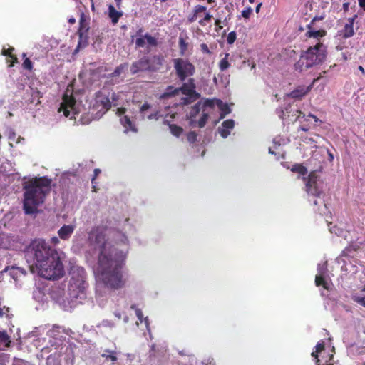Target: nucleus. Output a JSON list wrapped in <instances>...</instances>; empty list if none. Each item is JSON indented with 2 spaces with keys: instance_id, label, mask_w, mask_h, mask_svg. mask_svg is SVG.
I'll use <instances>...</instances> for the list:
<instances>
[{
  "instance_id": "f257e3e1",
  "label": "nucleus",
  "mask_w": 365,
  "mask_h": 365,
  "mask_svg": "<svg viewBox=\"0 0 365 365\" xmlns=\"http://www.w3.org/2000/svg\"><path fill=\"white\" fill-rule=\"evenodd\" d=\"M88 242L97 254L94 270L96 279V302L103 308L109 299V290L121 289L125 284L124 267L127 251L110 245L102 228L93 227L88 233Z\"/></svg>"
},
{
  "instance_id": "f03ea898",
  "label": "nucleus",
  "mask_w": 365,
  "mask_h": 365,
  "mask_svg": "<svg viewBox=\"0 0 365 365\" xmlns=\"http://www.w3.org/2000/svg\"><path fill=\"white\" fill-rule=\"evenodd\" d=\"M34 264L39 275L46 279L56 280L64 274V269L58 252L44 240H34L31 245Z\"/></svg>"
},
{
  "instance_id": "7ed1b4c3",
  "label": "nucleus",
  "mask_w": 365,
  "mask_h": 365,
  "mask_svg": "<svg viewBox=\"0 0 365 365\" xmlns=\"http://www.w3.org/2000/svg\"><path fill=\"white\" fill-rule=\"evenodd\" d=\"M51 180L46 178H34L24 181L23 209L28 215L36 213L38 208L45 201L51 190Z\"/></svg>"
},
{
  "instance_id": "20e7f679",
  "label": "nucleus",
  "mask_w": 365,
  "mask_h": 365,
  "mask_svg": "<svg viewBox=\"0 0 365 365\" xmlns=\"http://www.w3.org/2000/svg\"><path fill=\"white\" fill-rule=\"evenodd\" d=\"M71 279L68 284V295L71 299L81 303L86 298L88 284L86 273L82 267L73 266L70 270Z\"/></svg>"
},
{
  "instance_id": "39448f33",
  "label": "nucleus",
  "mask_w": 365,
  "mask_h": 365,
  "mask_svg": "<svg viewBox=\"0 0 365 365\" xmlns=\"http://www.w3.org/2000/svg\"><path fill=\"white\" fill-rule=\"evenodd\" d=\"M305 185L306 192L309 197L314 199L313 204L314 205H320V207L316 209L315 211L322 215H326V211L327 210V205L324 203V200L322 198L324 187L323 181L318 178L315 172H312L309 175L307 180H306ZM309 201L312 202V200L309 198Z\"/></svg>"
},
{
  "instance_id": "423d86ee",
  "label": "nucleus",
  "mask_w": 365,
  "mask_h": 365,
  "mask_svg": "<svg viewBox=\"0 0 365 365\" xmlns=\"http://www.w3.org/2000/svg\"><path fill=\"white\" fill-rule=\"evenodd\" d=\"M326 56L327 47L322 43H317L302 54L300 59L295 64V67L301 71L304 68H309L322 63Z\"/></svg>"
},
{
  "instance_id": "0eeeda50",
  "label": "nucleus",
  "mask_w": 365,
  "mask_h": 365,
  "mask_svg": "<svg viewBox=\"0 0 365 365\" xmlns=\"http://www.w3.org/2000/svg\"><path fill=\"white\" fill-rule=\"evenodd\" d=\"M180 87L174 88L168 86L166 91L162 95V98L168 96H176L180 94L183 95L180 98V103L182 105H189L200 98V94L196 91V86L194 78H190L187 81H182Z\"/></svg>"
},
{
  "instance_id": "6e6552de",
  "label": "nucleus",
  "mask_w": 365,
  "mask_h": 365,
  "mask_svg": "<svg viewBox=\"0 0 365 365\" xmlns=\"http://www.w3.org/2000/svg\"><path fill=\"white\" fill-rule=\"evenodd\" d=\"M215 101L211 99H207L203 102H197L189 113L190 123L193 125H197L200 128L204 127L209 114L215 108Z\"/></svg>"
},
{
  "instance_id": "1a4fd4ad",
  "label": "nucleus",
  "mask_w": 365,
  "mask_h": 365,
  "mask_svg": "<svg viewBox=\"0 0 365 365\" xmlns=\"http://www.w3.org/2000/svg\"><path fill=\"white\" fill-rule=\"evenodd\" d=\"M108 98V95L103 89L96 93L89 106V112L92 115L93 119L101 118L110 108V103Z\"/></svg>"
},
{
  "instance_id": "9d476101",
  "label": "nucleus",
  "mask_w": 365,
  "mask_h": 365,
  "mask_svg": "<svg viewBox=\"0 0 365 365\" xmlns=\"http://www.w3.org/2000/svg\"><path fill=\"white\" fill-rule=\"evenodd\" d=\"M173 61L176 75L180 81H185L195 74V67L187 59L178 58Z\"/></svg>"
},
{
  "instance_id": "9b49d317",
  "label": "nucleus",
  "mask_w": 365,
  "mask_h": 365,
  "mask_svg": "<svg viewBox=\"0 0 365 365\" xmlns=\"http://www.w3.org/2000/svg\"><path fill=\"white\" fill-rule=\"evenodd\" d=\"M81 104L77 102L73 96L66 93L60 104L58 112H63L66 117L73 118V116L81 112Z\"/></svg>"
},
{
  "instance_id": "f8f14e48",
  "label": "nucleus",
  "mask_w": 365,
  "mask_h": 365,
  "mask_svg": "<svg viewBox=\"0 0 365 365\" xmlns=\"http://www.w3.org/2000/svg\"><path fill=\"white\" fill-rule=\"evenodd\" d=\"M315 284L317 287L322 286L326 290L332 289V283L330 275L327 271V262L319 263L317 266V274L315 277Z\"/></svg>"
},
{
  "instance_id": "ddd939ff",
  "label": "nucleus",
  "mask_w": 365,
  "mask_h": 365,
  "mask_svg": "<svg viewBox=\"0 0 365 365\" xmlns=\"http://www.w3.org/2000/svg\"><path fill=\"white\" fill-rule=\"evenodd\" d=\"M142 29H140L136 33L137 38L135 41L136 48H144L146 45L148 48L158 46V42L157 38L152 36L148 33L142 34Z\"/></svg>"
},
{
  "instance_id": "4468645a",
  "label": "nucleus",
  "mask_w": 365,
  "mask_h": 365,
  "mask_svg": "<svg viewBox=\"0 0 365 365\" xmlns=\"http://www.w3.org/2000/svg\"><path fill=\"white\" fill-rule=\"evenodd\" d=\"M140 114L143 119L158 120L160 117L159 112L147 102L140 106Z\"/></svg>"
},
{
  "instance_id": "2eb2a0df",
  "label": "nucleus",
  "mask_w": 365,
  "mask_h": 365,
  "mask_svg": "<svg viewBox=\"0 0 365 365\" xmlns=\"http://www.w3.org/2000/svg\"><path fill=\"white\" fill-rule=\"evenodd\" d=\"M49 346H46L41 349L40 353L37 355V357L40 359H45L46 356L52 352H56L55 355H61V351H59V347L61 346V343L57 341H49Z\"/></svg>"
},
{
  "instance_id": "dca6fc26",
  "label": "nucleus",
  "mask_w": 365,
  "mask_h": 365,
  "mask_svg": "<svg viewBox=\"0 0 365 365\" xmlns=\"http://www.w3.org/2000/svg\"><path fill=\"white\" fill-rule=\"evenodd\" d=\"M321 79V77H318L314 78L312 83L309 86H299L296 89L293 90L289 94H287V97H291L294 99H301L304 96H305L312 88V86L319 81Z\"/></svg>"
},
{
  "instance_id": "f3484780",
  "label": "nucleus",
  "mask_w": 365,
  "mask_h": 365,
  "mask_svg": "<svg viewBox=\"0 0 365 365\" xmlns=\"http://www.w3.org/2000/svg\"><path fill=\"white\" fill-rule=\"evenodd\" d=\"M148 56H143L138 61L132 63L130 67V71L132 75H135L141 72L148 71Z\"/></svg>"
},
{
  "instance_id": "a211bd4d",
  "label": "nucleus",
  "mask_w": 365,
  "mask_h": 365,
  "mask_svg": "<svg viewBox=\"0 0 365 365\" xmlns=\"http://www.w3.org/2000/svg\"><path fill=\"white\" fill-rule=\"evenodd\" d=\"M164 57L161 55H154L150 58L148 57V72H155L160 69L163 63Z\"/></svg>"
},
{
  "instance_id": "6ab92c4d",
  "label": "nucleus",
  "mask_w": 365,
  "mask_h": 365,
  "mask_svg": "<svg viewBox=\"0 0 365 365\" xmlns=\"http://www.w3.org/2000/svg\"><path fill=\"white\" fill-rule=\"evenodd\" d=\"M125 113V110L124 108H118V113L119 116H120V121L122 125L125 128V132L127 133L129 130L136 132L137 129L135 128V125L133 124L128 115H124Z\"/></svg>"
},
{
  "instance_id": "aec40b11",
  "label": "nucleus",
  "mask_w": 365,
  "mask_h": 365,
  "mask_svg": "<svg viewBox=\"0 0 365 365\" xmlns=\"http://www.w3.org/2000/svg\"><path fill=\"white\" fill-rule=\"evenodd\" d=\"M26 93L28 96H30V97H25V99L29 101L30 103L37 106L41 103L40 98H41L42 95L37 88L29 86V89L26 91Z\"/></svg>"
},
{
  "instance_id": "412c9836",
  "label": "nucleus",
  "mask_w": 365,
  "mask_h": 365,
  "mask_svg": "<svg viewBox=\"0 0 365 365\" xmlns=\"http://www.w3.org/2000/svg\"><path fill=\"white\" fill-rule=\"evenodd\" d=\"M235 126L233 120H226L222 122V125L218 128V132L223 138H226Z\"/></svg>"
},
{
  "instance_id": "4be33fe9",
  "label": "nucleus",
  "mask_w": 365,
  "mask_h": 365,
  "mask_svg": "<svg viewBox=\"0 0 365 365\" xmlns=\"http://www.w3.org/2000/svg\"><path fill=\"white\" fill-rule=\"evenodd\" d=\"M76 229L75 225H63L58 231L60 239L68 240Z\"/></svg>"
},
{
  "instance_id": "5701e85b",
  "label": "nucleus",
  "mask_w": 365,
  "mask_h": 365,
  "mask_svg": "<svg viewBox=\"0 0 365 365\" xmlns=\"http://www.w3.org/2000/svg\"><path fill=\"white\" fill-rule=\"evenodd\" d=\"M330 232L334 233L337 236L342 237L344 240H349V231L345 230L341 227L333 225L331 222L328 224Z\"/></svg>"
},
{
  "instance_id": "b1692460",
  "label": "nucleus",
  "mask_w": 365,
  "mask_h": 365,
  "mask_svg": "<svg viewBox=\"0 0 365 365\" xmlns=\"http://www.w3.org/2000/svg\"><path fill=\"white\" fill-rule=\"evenodd\" d=\"M128 68V63H122L115 68L114 71L108 76L102 75V77H106L108 79H110V81H113V78L119 77L122 73H123L125 70Z\"/></svg>"
},
{
  "instance_id": "393cba45",
  "label": "nucleus",
  "mask_w": 365,
  "mask_h": 365,
  "mask_svg": "<svg viewBox=\"0 0 365 365\" xmlns=\"http://www.w3.org/2000/svg\"><path fill=\"white\" fill-rule=\"evenodd\" d=\"M117 354L118 353L115 350L106 349L101 356L105 359L106 361H110L112 364H114L118 360Z\"/></svg>"
},
{
  "instance_id": "a878e982",
  "label": "nucleus",
  "mask_w": 365,
  "mask_h": 365,
  "mask_svg": "<svg viewBox=\"0 0 365 365\" xmlns=\"http://www.w3.org/2000/svg\"><path fill=\"white\" fill-rule=\"evenodd\" d=\"M131 309L135 310V314H136V317H137L138 321L140 323L144 322L145 325L146 327L147 330L148 331H150L149 319H148V317H143V314L142 311L140 309H138L136 307V305H135V304L132 305L131 306Z\"/></svg>"
},
{
  "instance_id": "bb28decb",
  "label": "nucleus",
  "mask_w": 365,
  "mask_h": 365,
  "mask_svg": "<svg viewBox=\"0 0 365 365\" xmlns=\"http://www.w3.org/2000/svg\"><path fill=\"white\" fill-rule=\"evenodd\" d=\"M33 298L38 302H43L46 300V295L44 289L41 287H36L33 291Z\"/></svg>"
},
{
  "instance_id": "cd10ccee",
  "label": "nucleus",
  "mask_w": 365,
  "mask_h": 365,
  "mask_svg": "<svg viewBox=\"0 0 365 365\" xmlns=\"http://www.w3.org/2000/svg\"><path fill=\"white\" fill-rule=\"evenodd\" d=\"M122 15V12L118 11L113 5H109L108 16L113 24H116Z\"/></svg>"
},
{
  "instance_id": "c85d7f7f",
  "label": "nucleus",
  "mask_w": 365,
  "mask_h": 365,
  "mask_svg": "<svg viewBox=\"0 0 365 365\" xmlns=\"http://www.w3.org/2000/svg\"><path fill=\"white\" fill-rule=\"evenodd\" d=\"M61 329L62 328L60 326L54 324L52 326V328L48 331L47 334L50 338H52V341H57L60 342V340H58L56 337L61 332Z\"/></svg>"
},
{
  "instance_id": "c756f323",
  "label": "nucleus",
  "mask_w": 365,
  "mask_h": 365,
  "mask_svg": "<svg viewBox=\"0 0 365 365\" xmlns=\"http://www.w3.org/2000/svg\"><path fill=\"white\" fill-rule=\"evenodd\" d=\"M164 124H167L169 125V128L170 130L171 133L176 137H179L182 133L183 130L181 127L178 126L176 125L170 124V121L168 119L164 120Z\"/></svg>"
},
{
  "instance_id": "7c9ffc66",
  "label": "nucleus",
  "mask_w": 365,
  "mask_h": 365,
  "mask_svg": "<svg viewBox=\"0 0 365 365\" xmlns=\"http://www.w3.org/2000/svg\"><path fill=\"white\" fill-rule=\"evenodd\" d=\"M213 100L215 101V106L217 105V107L221 110V118H224L225 115L231 112L229 106L227 104L223 103L222 101L216 99Z\"/></svg>"
},
{
  "instance_id": "2f4dec72",
  "label": "nucleus",
  "mask_w": 365,
  "mask_h": 365,
  "mask_svg": "<svg viewBox=\"0 0 365 365\" xmlns=\"http://www.w3.org/2000/svg\"><path fill=\"white\" fill-rule=\"evenodd\" d=\"M106 91V94L108 95V100L110 103V107L112 106H116L118 104V101L119 99V95L115 93L113 91H108L107 89H103Z\"/></svg>"
},
{
  "instance_id": "473e14b6",
  "label": "nucleus",
  "mask_w": 365,
  "mask_h": 365,
  "mask_svg": "<svg viewBox=\"0 0 365 365\" xmlns=\"http://www.w3.org/2000/svg\"><path fill=\"white\" fill-rule=\"evenodd\" d=\"M354 34V27L352 26V23L351 24H346L344 26L343 30L341 31V35L344 38H349L352 36Z\"/></svg>"
},
{
  "instance_id": "72a5a7b5",
  "label": "nucleus",
  "mask_w": 365,
  "mask_h": 365,
  "mask_svg": "<svg viewBox=\"0 0 365 365\" xmlns=\"http://www.w3.org/2000/svg\"><path fill=\"white\" fill-rule=\"evenodd\" d=\"M10 275L12 278H14L15 280H17V279L19 277V276H25L26 272L24 270V269L20 267H13L10 271Z\"/></svg>"
},
{
  "instance_id": "f704fd0d",
  "label": "nucleus",
  "mask_w": 365,
  "mask_h": 365,
  "mask_svg": "<svg viewBox=\"0 0 365 365\" xmlns=\"http://www.w3.org/2000/svg\"><path fill=\"white\" fill-rule=\"evenodd\" d=\"M295 112H296V113L298 114V115L296 118V120L303 119L304 121L308 122L310 118H313L316 123L319 121V120L315 115H314L312 114H309L308 115H306L298 110H296Z\"/></svg>"
},
{
  "instance_id": "c9c22d12",
  "label": "nucleus",
  "mask_w": 365,
  "mask_h": 365,
  "mask_svg": "<svg viewBox=\"0 0 365 365\" xmlns=\"http://www.w3.org/2000/svg\"><path fill=\"white\" fill-rule=\"evenodd\" d=\"M291 170L292 172L298 173L305 180V175L307 173V170L303 165H293V167H292Z\"/></svg>"
},
{
  "instance_id": "e433bc0d",
  "label": "nucleus",
  "mask_w": 365,
  "mask_h": 365,
  "mask_svg": "<svg viewBox=\"0 0 365 365\" xmlns=\"http://www.w3.org/2000/svg\"><path fill=\"white\" fill-rule=\"evenodd\" d=\"M325 34V32L324 31L320 30H309L307 32V36L308 37H312L314 38L318 39L319 37L324 36Z\"/></svg>"
},
{
  "instance_id": "4c0bfd02",
  "label": "nucleus",
  "mask_w": 365,
  "mask_h": 365,
  "mask_svg": "<svg viewBox=\"0 0 365 365\" xmlns=\"http://www.w3.org/2000/svg\"><path fill=\"white\" fill-rule=\"evenodd\" d=\"M351 299L356 303L365 307V296H361L358 294H354L351 295Z\"/></svg>"
},
{
  "instance_id": "58836bf2",
  "label": "nucleus",
  "mask_w": 365,
  "mask_h": 365,
  "mask_svg": "<svg viewBox=\"0 0 365 365\" xmlns=\"http://www.w3.org/2000/svg\"><path fill=\"white\" fill-rule=\"evenodd\" d=\"M56 352H52V354H48L46 356V364L47 365H56V359L60 357L61 355H55Z\"/></svg>"
},
{
  "instance_id": "ea45409f",
  "label": "nucleus",
  "mask_w": 365,
  "mask_h": 365,
  "mask_svg": "<svg viewBox=\"0 0 365 365\" xmlns=\"http://www.w3.org/2000/svg\"><path fill=\"white\" fill-rule=\"evenodd\" d=\"M228 56L229 54L226 53L225 57L220 61L219 67L221 71H225L230 67V63L228 62Z\"/></svg>"
},
{
  "instance_id": "a19ab883",
  "label": "nucleus",
  "mask_w": 365,
  "mask_h": 365,
  "mask_svg": "<svg viewBox=\"0 0 365 365\" xmlns=\"http://www.w3.org/2000/svg\"><path fill=\"white\" fill-rule=\"evenodd\" d=\"M204 18L201 19L198 21L199 24L202 26H205L207 22H210L212 18V15H211L209 12H207V11L204 13Z\"/></svg>"
},
{
  "instance_id": "79ce46f5",
  "label": "nucleus",
  "mask_w": 365,
  "mask_h": 365,
  "mask_svg": "<svg viewBox=\"0 0 365 365\" xmlns=\"http://www.w3.org/2000/svg\"><path fill=\"white\" fill-rule=\"evenodd\" d=\"M324 347V341H319L315 346L316 351L312 353V356L314 357V359H317V353H319L322 350H323Z\"/></svg>"
},
{
  "instance_id": "37998d69",
  "label": "nucleus",
  "mask_w": 365,
  "mask_h": 365,
  "mask_svg": "<svg viewBox=\"0 0 365 365\" xmlns=\"http://www.w3.org/2000/svg\"><path fill=\"white\" fill-rule=\"evenodd\" d=\"M207 11V7L202 5H197L194 7L193 11L197 16H200Z\"/></svg>"
},
{
  "instance_id": "c03bdc74",
  "label": "nucleus",
  "mask_w": 365,
  "mask_h": 365,
  "mask_svg": "<svg viewBox=\"0 0 365 365\" xmlns=\"http://www.w3.org/2000/svg\"><path fill=\"white\" fill-rule=\"evenodd\" d=\"M9 342L6 332L5 331H0V343L8 344Z\"/></svg>"
},
{
  "instance_id": "a18cd8bd",
  "label": "nucleus",
  "mask_w": 365,
  "mask_h": 365,
  "mask_svg": "<svg viewBox=\"0 0 365 365\" xmlns=\"http://www.w3.org/2000/svg\"><path fill=\"white\" fill-rule=\"evenodd\" d=\"M179 46L180 49V53L182 55H184L185 51L187 50V43L182 38H180L179 39Z\"/></svg>"
},
{
  "instance_id": "49530a36",
  "label": "nucleus",
  "mask_w": 365,
  "mask_h": 365,
  "mask_svg": "<svg viewBox=\"0 0 365 365\" xmlns=\"http://www.w3.org/2000/svg\"><path fill=\"white\" fill-rule=\"evenodd\" d=\"M9 362L8 354L0 353V365H6Z\"/></svg>"
},
{
  "instance_id": "de8ad7c7",
  "label": "nucleus",
  "mask_w": 365,
  "mask_h": 365,
  "mask_svg": "<svg viewBox=\"0 0 365 365\" xmlns=\"http://www.w3.org/2000/svg\"><path fill=\"white\" fill-rule=\"evenodd\" d=\"M236 40V34L235 31L230 32L227 36V42L228 44H232Z\"/></svg>"
},
{
  "instance_id": "09e8293b",
  "label": "nucleus",
  "mask_w": 365,
  "mask_h": 365,
  "mask_svg": "<svg viewBox=\"0 0 365 365\" xmlns=\"http://www.w3.org/2000/svg\"><path fill=\"white\" fill-rule=\"evenodd\" d=\"M22 66H23L24 68L29 70V71H31L33 68V63H32L31 61L28 58H26L24 61Z\"/></svg>"
},
{
  "instance_id": "8fccbe9b",
  "label": "nucleus",
  "mask_w": 365,
  "mask_h": 365,
  "mask_svg": "<svg viewBox=\"0 0 365 365\" xmlns=\"http://www.w3.org/2000/svg\"><path fill=\"white\" fill-rule=\"evenodd\" d=\"M187 140L190 143H193L197 140V134L195 132H190L187 135Z\"/></svg>"
},
{
  "instance_id": "3c124183",
  "label": "nucleus",
  "mask_w": 365,
  "mask_h": 365,
  "mask_svg": "<svg viewBox=\"0 0 365 365\" xmlns=\"http://www.w3.org/2000/svg\"><path fill=\"white\" fill-rule=\"evenodd\" d=\"M252 12V9L250 6L246 7L242 11V16L245 18L248 19L250 16V14Z\"/></svg>"
},
{
  "instance_id": "603ef678",
  "label": "nucleus",
  "mask_w": 365,
  "mask_h": 365,
  "mask_svg": "<svg viewBox=\"0 0 365 365\" xmlns=\"http://www.w3.org/2000/svg\"><path fill=\"white\" fill-rule=\"evenodd\" d=\"M101 326L105 327L113 328L115 327V324L110 320L104 319L101 322Z\"/></svg>"
},
{
  "instance_id": "864d4df0",
  "label": "nucleus",
  "mask_w": 365,
  "mask_h": 365,
  "mask_svg": "<svg viewBox=\"0 0 365 365\" xmlns=\"http://www.w3.org/2000/svg\"><path fill=\"white\" fill-rule=\"evenodd\" d=\"M273 143L275 145H280L282 143V144L285 143V140L280 137H277V138H274Z\"/></svg>"
},
{
  "instance_id": "5fc2aeb1",
  "label": "nucleus",
  "mask_w": 365,
  "mask_h": 365,
  "mask_svg": "<svg viewBox=\"0 0 365 365\" xmlns=\"http://www.w3.org/2000/svg\"><path fill=\"white\" fill-rule=\"evenodd\" d=\"M200 48H201L202 51L204 53H207V54L210 53V49H209V48H208V46H207V44H205V43H202V44L200 45Z\"/></svg>"
},
{
  "instance_id": "6e6d98bb",
  "label": "nucleus",
  "mask_w": 365,
  "mask_h": 365,
  "mask_svg": "<svg viewBox=\"0 0 365 365\" xmlns=\"http://www.w3.org/2000/svg\"><path fill=\"white\" fill-rule=\"evenodd\" d=\"M2 54L4 56H10L12 58H14L15 61H16V59H17L16 57L13 56V55L11 54V51L9 49L6 50V49H5L4 48L3 50H2Z\"/></svg>"
},
{
  "instance_id": "4d7b16f0",
  "label": "nucleus",
  "mask_w": 365,
  "mask_h": 365,
  "mask_svg": "<svg viewBox=\"0 0 365 365\" xmlns=\"http://www.w3.org/2000/svg\"><path fill=\"white\" fill-rule=\"evenodd\" d=\"M197 17L198 16L194 13V11H192V14L188 17V21L190 23L194 22L197 20Z\"/></svg>"
},
{
  "instance_id": "13d9d810",
  "label": "nucleus",
  "mask_w": 365,
  "mask_h": 365,
  "mask_svg": "<svg viewBox=\"0 0 365 365\" xmlns=\"http://www.w3.org/2000/svg\"><path fill=\"white\" fill-rule=\"evenodd\" d=\"M59 237H53L51 238V243L53 244V245H56L58 244H59L60 242V240H59Z\"/></svg>"
},
{
  "instance_id": "bf43d9fd",
  "label": "nucleus",
  "mask_w": 365,
  "mask_h": 365,
  "mask_svg": "<svg viewBox=\"0 0 365 365\" xmlns=\"http://www.w3.org/2000/svg\"><path fill=\"white\" fill-rule=\"evenodd\" d=\"M303 141L307 144H312L314 142V140H313L312 138H308V137L304 138Z\"/></svg>"
},
{
  "instance_id": "052dcab7",
  "label": "nucleus",
  "mask_w": 365,
  "mask_h": 365,
  "mask_svg": "<svg viewBox=\"0 0 365 365\" xmlns=\"http://www.w3.org/2000/svg\"><path fill=\"white\" fill-rule=\"evenodd\" d=\"M101 173V170L100 169H95L94 170V177L92 178V183L93 184L94 183V180H95V178Z\"/></svg>"
},
{
  "instance_id": "680f3d73",
  "label": "nucleus",
  "mask_w": 365,
  "mask_h": 365,
  "mask_svg": "<svg viewBox=\"0 0 365 365\" xmlns=\"http://www.w3.org/2000/svg\"><path fill=\"white\" fill-rule=\"evenodd\" d=\"M289 113V108L287 107L285 108L284 110H282V115H279L281 118H284V115L286 114V113Z\"/></svg>"
},
{
  "instance_id": "e2e57ef3",
  "label": "nucleus",
  "mask_w": 365,
  "mask_h": 365,
  "mask_svg": "<svg viewBox=\"0 0 365 365\" xmlns=\"http://www.w3.org/2000/svg\"><path fill=\"white\" fill-rule=\"evenodd\" d=\"M358 1L359 6L365 11V0H358Z\"/></svg>"
},
{
  "instance_id": "0e129e2a",
  "label": "nucleus",
  "mask_w": 365,
  "mask_h": 365,
  "mask_svg": "<svg viewBox=\"0 0 365 365\" xmlns=\"http://www.w3.org/2000/svg\"><path fill=\"white\" fill-rule=\"evenodd\" d=\"M299 130L304 131V132H307V131H308L309 130V127L307 126V125H301L299 128Z\"/></svg>"
},
{
  "instance_id": "69168bd1",
  "label": "nucleus",
  "mask_w": 365,
  "mask_h": 365,
  "mask_svg": "<svg viewBox=\"0 0 365 365\" xmlns=\"http://www.w3.org/2000/svg\"><path fill=\"white\" fill-rule=\"evenodd\" d=\"M349 2H346V3L343 4V9L344 10V11H347L349 10Z\"/></svg>"
},
{
  "instance_id": "338daca9",
  "label": "nucleus",
  "mask_w": 365,
  "mask_h": 365,
  "mask_svg": "<svg viewBox=\"0 0 365 365\" xmlns=\"http://www.w3.org/2000/svg\"><path fill=\"white\" fill-rule=\"evenodd\" d=\"M113 314H114L115 317H117L118 319H120L122 317V314L119 311H115V312H114Z\"/></svg>"
},
{
  "instance_id": "774afa93",
  "label": "nucleus",
  "mask_w": 365,
  "mask_h": 365,
  "mask_svg": "<svg viewBox=\"0 0 365 365\" xmlns=\"http://www.w3.org/2000/svg\"><path fill=\"white\" fill-rule=\"evenodd\" d=\"M121 241H122L123 244H124V245H127V244H128V238H127V237H126V236L123 235V236H122Z\"/></svg>"
}]
</instances>
